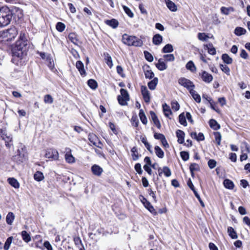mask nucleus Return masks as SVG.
<instances>
[{
    "mask_svg": "<svg viewBox=\"0 0 250 250\" xmlns=\"http://www.w3.org/2000/svg\"><path fill=\"white\" fill-rule=\"evenodd\" d=\"M29 42L26 39L25 34L21 33L19 40L12 46L11 53L14 58L21 59L26 54L29 47Z\"/></svg>",
    "mask_w": 250,
    "mask_h": 250,
    "instance_id": "f257e3e1",
    "label": "nucleus"
},
{
    "mask_svg": "<svg viewBox=\"0 0 250 250\" xmlns=\"http://www.w3.org/2000/svg\"><path fill=\"white\" fill-rule=\"evenodd\" d=\"M13 16V12L7 6L0 8V27L8 25Z\"/></svg>",
    "mask_w": 250,
    "mask_h": 250,
    "instance_id": "f03ea898",
    "label": "nucleus"
},
{
    "mask_svg": "<svg viewBox=\"0 0 250 250\" xmlns=\"http://www.w3.org/2000/svg\"><path fill=\"white\" fill-rule=\"evenodd\" d=\"M123 42L128 46H141L142 41L136 37L124 34L122 37Z\"/></svg>",
    "mask_w": 250,
    "mask_h": 250,
    "instance_id": "7ed1b4c3",
    "label": "nucleus"
},
{
    "mask_svg": "<svg viewBox=\"0 0 250 250\" xmlns=\"http://www.w3.org/2000/svg\"><path fill=\"white\" fill-rule=\"evenodd\" d=\"M17 35V30L15 27H13L3 31L0 34V36L2 38L5 39V40L6 41H10L14 39Z\"/></svg>",
    "mask_w": 250,
    "mask_h": 250,
    "instance_id": "20e7f679",
    "label": "nucleus"
},
{
    "mask_svg": "<svg viewBox=\"0 0 250 250\" xmlns=\"http://www.w3.org/2000/svg\"><path fill=\"white\" fill-rule=\"evenodd\" d=\"M178 83L182 86L186 88L189 92H190L191 89H193L195 88V85L193 83L185 78H180L178 80Z\"/></svg>",
    "mask_w": 250,
    "mask_h": 250,
    "instance_id": "39448f33",
    "label": "nucleus"
},
{
    "mask_svg": "<svg viewBox=\"0 0 250 250\" xmlns=\"http://www.w3.org/2000/svg\"><path fill=\"white\" fill-rule=\"evenodd\" d=\"M45 156L51 160H57L59 158V153L55 149L49 148L46 150Z\"/></svg>",
    "mask_w": 250,
    "mask_h": 250,
    "instance_id": "423d86ee",
    "label": "nucleus"
},
{
    "mask_svg": "<svg viewBox=\"0 0 250 250\" xmlns=\"http://www.w3.org/2000/svg\"><path fill=\"white\" fill-rule=\"evenodd\" d=\"M199 76L203 81L206 83H210L213 80L212 76L205 70H202L201 72L199 73Z\"/></svg>",
    "mask_w": 250,
    "mask_h": 250,
    "instance_id": "0eeeda50",
    "label": "nucleus"
},
{
    "mask_svg": "<svg viewBox=\"0 0 250 250\" xmlns=\"http://www.w3.org/2000/svg\"><path fill=\"white\" fill-rule=\"evenodd\" d=\"M26 158V154L23 148L21 150H18V154L14 157V159L17 160V162L19 164L23 162Z\"/></svg>",
    "mask_w": 250,
    "mask_h": 250,
    "instance_id": "6e6552de",
    "label": "nucleus"
},
{
    "mask_svg": "<svg viewBox=\"0 0 250 250\" xmlns=\"http://www.w3.org/2000/svg\"><path fill=\"white\" fill-rule=\"evenodd\" d=\"M141 90L145 102L147 103H149L150 100V93L147 87L145 85H142L141 87Z\"/></svg>",
    "mask_w": 250,
    "mask_h": 250,
    "instance_id": "1a4fd4ad",
    "label": "nucleus"
},
{
    "mask_svg": "<svg viewBox=\"0 0 250 250\" xmlns=\"http://www.w3.org/2000/svg\"><path fill=\"white\" fill-rule=\"evenodd\" d=\"M88 139L90 142L94 146L101 148L100 145H102L100 141L98 140L97 136L94 134H89L88 135Z\"/></svg>",
    "mask_w": 250,
    "mask_h": 250,
    "instance_id": "9d476101",
    "label": "nucleus"
},
{
    "mask_svg": "<svg viewBox=\"0 0 250 250\" xmlns=\"http://www.w3.org/2000/svg\"><path fill=\"white\" fill-rule=\"evenodd\" d=\"M91 171L94 175L100 176L103 172V169L99 166L94 165L91 167Z\"/></svg>",
    "mask_w": 250,
    "mask_h": 250,
    "instance_id": "9b49d317",
    "label": "nucleus"
},
{
    "mask_svg": "<svg viewBox=\"0 0 250 250\" xmlns=\"http://www.w3.org/2000/svg\"><path fill=\"white\" fill-rule=\"evenodd\" d=\"M76 67L82 76L85 75L86 72L84 68V65L82 61H78L76 63Z\"/></svg>",
    "mask_w": 250,
    "mask_h": 250,
    "instance_id": "f8f14e48",
    "label": "nucleus"
},
{
    "mask_svg": "<svg viewBox=\"0 0 250 250\" xmlns=\"http://www.w3.org/2000/svg\"><path fill=\"white\" fill-rule=\"evenodd\" d=\"M150 115L151 118L152 120L153 121L155 125L158 128H160L161 127V124L160 123L159 120L158 119V117L156 114L154 113V112L152 111H150Z\"/></svg>",
    "mask_w": 250,
    "mask_h": 250,
    "instance_id": "ddd939ff",
    "label": "nucleus"
},
{
    "mask_svg": "<svg viewBox=\"0 0 250 250\" xmlns=\"http://www.w3.org/2000/svg\"><path fill=\"white\" fill-rule=\"evenodd\" d=\"M66 153L65 155V158L67 162L68 163H72L75 162V158L74 157L70 154V152L71 151V149L69 148H66Z\"/></svg>",
    "mask_w": 250,
    "mask_h": 250,
    "instance_id": "4468645a",
    "label": "nucleus"
},
{
    "mask_svg": "<svg viewBox=\"0 0 250 250\" xmlns=\"http://www.w3.org/2000/svg\"><path fill=\"white\" fill-rule=\"evenodd\" d=\"M165 2L167 8L172 12H175L177 10V7L176 4L170 0H165Z\"/></svg>",
    "mask_w": 250,
    "mask_h": 250,
    "instance_id": "2eb2a0df",
    "label": "nucleus"
},
{
    "mask_svg": "<svg viewBox=\"0 0 250 250\" xmlns=\"http://www.w3.org/2000/svg\"><path fill=\"white\" fill-rule=\"evenodd\" d=\"M185 134L184 131L181 130H177L176 131V136L178 138V142L182 144L184 142Z\"/></svg>",
    "mask_w": 250,
    "mask_h": 250,
    "instance_id": "dca6fc26",
    "label": "nucleus"
},
{
    "mask_svg": "<svg viewBox=\"0 0 250 250\" xmlns=\"http://www.w3.org/2000/svg\"><path fill=\"white\" fill-rule=\"evenodd\" d=\"M105 23L106 24L111 26L113 28H117L119 25L118 21L114 19H112L110 20H106L105 21Z\"/></svg>",
    "mask_w": 250,
    "mask_h": 250,
    "instance_id": "f3484780",
    "label": "nucleus"
},
{
    "mask_svg": "<svg viewBox=\"0 0 250 250\" xmlns=\"http://www.w3.org/2000/svg\"><path fill=\"white\" fill-rule=\"evenodd\" d=\"M162 41L163 37L161 35L159 34L155 35L152 39V42L153 44L157 45L160 44L162 43Z\"/></svg>",
    "mask_w": 250,
    "mask_h": 250,
    "instance_id": "a211bd4d",
    "label": "nucleus"
},
{
    "mask_svg": "<svg viewBox=\"0 0 250 250\" xmlns=\"http://www.w3.org/2000/svg\"><path fill=\"white\" fill-rule=\"evenodd\" d=\"M145 200V202H143V204L145 207L152 213L156 214L155 209L151 205L150 203L147 201L146 198H144Z\"/></svg>",
    "mask_w": 250,
    "mask_h": 250,
    "instance_id": "6ab92c4d",
    "label": "nucleus"
},
{
    "mask_svg": "<svg viewBox=\"0 0 250 250\" xmlns=\"http://www.w3.org/2000/svg\"><path fill=\"white\" fill-rule=\"evenodd\" d=\"M223 185L226 188L229 189H232L234 187L233 182L228 179H226L224 180Z\"/></svg>",
    "mask_w": 250,
    "mask_h": 250,
    "instance_id": "aec40b11",
    "label": "nucleus"
},
{
    "mask_svg": "<svg viewBox=\"0 0 250 250\" xmlns=\"http://www.w3.org/2000/svg\"><path fill=\"white\" fill-rule=\"evenodd\" d=\"M68 39L75 45H78L79 42L77 38V35L75 33H70L68 35Z\"/></svg>",
    "mask_w": 250,
    "mask_h": 250,
    "instance_id": "412c9836",
    "label": "nucleus"
},
{
    "mask_svg": "<svg viewBox=\"0 0 250 250\" xmlns=\"http://www.w3.org/2000/svg\"><path fill=\"white\" fill-rule=\"evenodd\" d=\"M156 66L160 71H163L167 68V64L162 61V59L158 60V62L156 64Z\"/></svg>",
    "mask_w": 250,
    "mask_h": 250,
    "instance_id": "4be33fe9",
    "label": "nucleus"
},
{
    "mask_svg": "<svg viewBox=\"0 0 250 250\" xmlns=\"http://www.w3.org/2000/svg\"><path fill=\"white\" fill-rule=\"evenodd\" d=\"M15 219V215L12 212H9L6 215V222L8 225H11Z\"/></svg>",
    "mask_w": 250,
    "mask_h": 250,
    "instance_id": "5701e85b",
    "label": "nucleus"
},
{
    "mask_svg": "<svg viewBox=\"0 0 250 250\" xmlns=\"http://www.w3.org/2000/svg\"><path fill=\"white\" fill-rule=\"evenodd\" d=\"M228 233L229 235L232 239H235L238 238V235L236 233V232L234 229L231 227H229L228 228Z\"/></svg>",
    "mask_w": 250,
    "mask_h": 250,
    "instance_id": "b1692460",
    "label": "nucleus"
},
{
    "mask_svg": "<svg viewBox=\"0 0 250 250\" xmlns=\"http://www.w3.org/2000/svg\"><path fill=\"white\" fill-rule=\"evenodd\" d=\"M158 82L157 78H154L152 80L148 83V87L150 90H154Z\"/></svg>",
    "mask_w": 250,
    "mask_h": 250,
    "instance_id": "393cba45",
    "label": "nucleus"
},
{
    "mask_svg": "<svg viewBox=\"0 0 250 250\" xmlns=\"http://www.w3.org/2000/svg\"><path fill=\"white\" fill-rule=\"evenodd\" d=\"M8 183L15 188H18L20 187V184L18 181L14 178H9L7 179Z\"/></svg>",
    "mask_w": 250,
    "mask_h": 250,
    "instance_id": "a878e982",
    "label": "nucleus"
},
{
    "mask_svg": "<svg viewBox=\"0 0 250 250\" xmlns=\"http://www.w3.org/2000/svg\"><path fill=\"white\" fill-rule=\"evenodd\" d=\"M209 125L210 127L214 130H218L220 128V125L216 120L214 119H210L209 121Z\"/></svg>",
    "mask_w": 250,
    "mask_h": 250,
    "instance_id": "bb28decb",
    "label": "nucleus"
},
{
    "mask_svg": "<svg viewBox=\"0 0 250 250\" xmlns=\"http://www.w3.org/2000/svg\"><path fill=\"white\" fill-rule=\"evenodd\" d=\"M221 12L223 14L228 15L230 12L234 11V9L232 7H222L221 8Z\"/></svg>",
    "mask_w": 250,
    "mask_h": 250,
    "instance_id": "cd10ccee",
    "label": "nucleus"
},
{
    "mask_svg": "<svg viewBox=\"0 0 250 250\" xmlns=\"http://www.w3.org/2000/svg\"><path fill=\"white\" fill-rule=\"evenodd\" d=\"M140 139H141L142 142L144 144L145 146L147 148V149L151 153H152V150L151 149V145L148 143L146 137L141 136Z\"/></svg>",
    "mask_w": 250,
    "mask_h": 250,
    "instance_id": "c85d7f7f",
    "label": "nucleus"
},
{
    "mask_svg": "<svg viewBox=\"0 0 250 250\" xmlns=\"http://www.w3.org/2000/svg\"><path fill=\"white\" fill-rule=\"evenodd\" d=\"M186 67L188 70H190L192 72H194L196 71V67L192 61H189L186 64Z\"/></svg>",
    "mask_w": 250,
    "mask_h": 250,
    "instance_id": "c756f323",
    "label": "nucleus"
},
{
    "mask_svg": "<svg viewBox=\"0 0 250 250\" xmlns=\"http://www.w3.org/2000/svg\"><path fill=\"white\" fill-rule=\"evenodd\" d=\"M190 94L192 96L194 100L197 103L201 102V97L196 92V91L193 89H191L189 92Z\"/></svg>",
    "mask_w": 250,
    "mask_h": 250,
    "instance_id": "7c9ffc66",
    "label": "nucleus"
},
{
    "mask_svg": "<svg viewBox=\"0 0 250 250\" xmlns=\"http://www.w3.org/2000/svg\"><path fill=\"white\" fill-rule=\"evenodd\" d=\"M155 153L159 158H163L164 157V152L159 146H155L154 147Z\"/></svg>",
    "mask_w": 250,
    "mask_h": 250,
    "instance_id": "2f4dec72",
    "label": "nucleus"
},
{
    "mask_svg": "<svg viewBox=\"0 0 250 250\" xmlns=\"http://www.w3.org/2000/svg\"><path fill=\"white\" fill-rule=\"evenodd\" d=\"M21 235L23 240L28 243L31 241V237L29 234L25 230H23L21 232Z\"/></svg>",
    "mask_w": 250,
    "mask_h": 250,
    "instance_id": "473e14b6",
    "label": "nucleus"
},
{
    "mask_svg": "<svg viewBox=\"0 0 250 250\" xmlns=\"http://www.w3.org/2000/svg\"><path fill=\"white\" fill-rule=\"evenodd\" d=\"M163 108L165 115L167 117H169V116L172 114L169 106L166 104H165L163 105Z\"/></svg>",
    "mask_w": 250,
    "mask_h": 250,
    "instance_id": "72a5a7b5",
    "label": "nucleus"
},
{
    "mask_svg": "<svg viewBox=\"0 0 250 250\" xmlns=\"http://www.w3.org/2000/svg\"><path fill=\"white\" fill-rule=\"evenodd\" d=\"M139 116L140 119V120L142 122V123L144 125H146L147 123V118L145 115V114L143 110V109H140L139 111Z\"/></svg>",
    "mask_w": 250,
    "mask_h": 250,
    "instance_id": "f704fd0d",
    "label": "nucleus"
},
{
    "mask_svg": "<svg viewBox=\"0 0 250 250\" xmlns=\"http://www.w3.org/2000/svg\"><path fill=\"white\" fill-rule=\"evenodd\" d=\"M246 30L241 27H237L234 30V33L236 35L240 36L245 34Z\"/></svg>",
    "mask_w": 250,
    "mask_h": 250,
    "instance_id": "c9c22d12",
    "label": "nucleus"
},
{
    "mask_svg": "<svg viewBox=\"0 0 250 250\" xmlns=\"http://www.w3.org/2000/svg\"><path fill=\"white\" fill-rule=\"evenodd\" d=\"M131 152L132 153V157L133 160H137L139 158V156L138 154L137 147L136 146L133 147L131 149Z\"/></svg>",
    "mask_w": 250,
    "mask_h": 250,
    "instance_id": "e433bc0d",
    "label": "nucleus"
},
{
    "mask_svg": "<svg viewBox=\"0 0 250 250\" xmlns=\"http://www.w3.org/2000/svg\"><path fill=\"white\" fill-rule=\"evenodd\" d=\"M104 55L105 56L104 59L105 60L106 63L110 68H111L113 66V63L111 56L108 53H104Z\"/></svg>",
    "mask_w": 250,
    "mask_h": 250,
    "instance_id": "4c0bfd02",
    "label": "nucleus"
},
{
    "mask_svg": "<svg viewBox=\"0 0 250 250\" xmlns=\"http://www.w3.org/2000/svg\"><path fill=\"white\" fill-rule=\"evenodd\" d=\"M222 59L227 64H231L232 62V59L227 54H224L222 55Z\"/></svg>",
    "mask_w": 250,
    "mask_h": 250,
    "instance_id": "58836bf2",
    "label": "nucleus"
},
{
    "mask_svg": "<svg viewBox=\"0 0 250 250\" xmlns=\"http://www.w3.org/2000/svg\"><path fill=\"white\" fill-rule=\"evenodd\" d=\"M173 51V46L170 44H166L162 49V52L164 53H171Z\"/></svg>",
    "mask_w": 250,
    "mask_h": 250,
    "instance_id": "ea45409f",
    "label": "nucleus"
},
{
    "mask_svg": "<svg viewBox=\"0 0 250 250\" xmlns=\"http://www.w3.org/2000/svg\"><path fill=\"white\" fill-rule=\"evenodd\" d=\"M88 85L92 89H95L98 86L97 82L93 79H90L87 81Z\"/></svg>",
    "mask_w": 250,
    "mask_h": 250,
    "instance_id": "a19ab883",
    "label": "nucleus"
},
{
    "mask_svg": "<svg viewBox=\"0 0 250 250\" xmlns=\"http://www.w3.org/2000/svg\"><path fill=\"white\" fill-rule=\"evenodd\" d=\"M179 123L185 126L187 125V123L186 119L184 113L180 114L179 116Z\"/></svg>",
    "mask_w": 250,
    "mask_h": 250,
    "instance_id": "79ce46f5",
    "label": "nucleus"
},
{
    "mask_svg": "<svg viewBox=\"0 0 250 250\" xmlns=\"http://www.w3.org/2000/svg\"><path fill=\"white\" fill-rule=\"evenodd\" d=\"M13 238V237L11 236L6 239L3 247L4 250H8L9 249Z\"/></svg>",
    "mask_w": 250,
    "mask_h": 250,
    "instance_id": "37998d69",
    "label": "nucleus"
},
{
    "mask_svg": "<svg viewBox=\"0 0 250 250\" xmlns=\"http://www.w3.org/2000/svg\"><path fill=\"white\" fill-rule=\"evenodd\" d=\"M34 178L35 180L39 182L42 181L44 178V176L42 172L41 171H37L34 174Z\"/></svg>",
    "mask_w": 250,
    "mask_h": 250,
    "instance_id": "c03bdc74",
    "label": "nucleus"
},
{
    "mask_svg": "<svg viewBox=\"0 0 250 250\" xmlns=\"http://www.w3.org/2000/svg\"><path fill=\"white\" fill-rule=\"evenodd\" d=\"M215 141L218 146H220L221 144V141L222 139V136L219 132H215L214 133Z\"/></svg>",
    "mask_w": 250,
    "mask_h": 250,
    "instance_id": "a18cd8bd",
    "label": "nucleus"
},
{
    "mask_svg": "<svg viewBox=\"0 0 250 250\" xmlns=\"http://www.w3.org/2000/svg\"><path fill=\"white\" fill-rule=\"evenodd\" d=\"M56 28L59 32H62L64 30L65 25L62 22H58L56 25Z\"/></svg>",
    "mask_w": 250,
    "mask_h": 250,
    "instance_id": "49530a36",
    "label": "nucleus"
},
{
    "mask_svg": "<svg viewBox=\"0 0 250 250\" xmlns=\"http://www.w3.org/2000/svg\"><path fill=\"white\" fill-rule=\"evenodd\" d=\"M144 54L145 59L149 62H152L153 61V57L151 53L147 51H144Z\"/></svg>",
    "mask_w": 250,
    "mask_h": 250,
    "instance_id": "de8ad7c7",
    "label": "nucleus"
},
{
    "mask_svg": "<svg viewBox=\"0 0 250 250\" xmlns=\"http://www.w3.org/2000/svg\"><path fill=\"white\" fill-rule=\"evenodd\" d=\"M118 102L120 104L122 105H125L127 104V101H129V99L124 98V97L121 96H118L117 97Z\"/></svg>",
    "mask_w": 250,
    "mask_h": 250,
    "instance_id": "09e8293b",
    "label": "nucleus"
},
{
    "mask_svg": "<svg viewBox=\"0 0 250 250\" xmlns=\"http://www.w3.org/2000/svg\"><path fill=\"white\" fill-rule=\"evenodd\" d=\"M145 75L146 78L151 79L154 77V74L151 70L148 69L145 71Z\"/></svg>",
    "mask_w": 250,
    "mask_h": 250,
    "instance_id": "8fccbe9b",
    "label": "nucleus"
},
{
    "mask_svg": "<svg viewBox=\"0 0 250 250\" xmlns=\"http://www.w3.org/2000/svg\"><path fill=\"white\" fill-rule=\"evenodd\" d=\"M220 67L222 71L226 73L227 75H230V69L227 65L220 64Z\"/></svg>",
    "mask_w": 250,
    "mask_h": 250,
    "instance_id": "3c124183",
    "label": "nucleus"
},
{
    "mask_svg": "<svg viewBox=\"0 0 250 250\" xmlns=\"http://www.w3.org/2000/svg\"><path fill=\"white\" fill-rule=\"evenodd\" d=\"M189 170L192 171H197L200 170V167L196 163H191L189 166Z\"/></svg>",
    "mask_w": 250,
    "mask_h": 250,
    "instance_id": "603ef678",
    "label": "nucleus"
},
{
    "mask_svg": "<svg viewBox=\"0 0 250 250\" xmlns=\"http://www.w3.org/2000/svg\"><path fill=\"white\" fill-rule=\"evenodd\" d=\"M44 102L46 104H51L53 102V98L49 94L45 95L44 97Z\"/></svg>",
    "mask_w": 250,
    "mask_h": 250,
    "instance_id": "864d4df0",
    "label": "nucleus"
},
{
    "mask_svg": "<svg viewBox=\"0 0 250 250\" xmlns=\"http://www.w3.org/2000/svg\"><path fill=\"white\" fill-rule=\"evenodd\" d=\"M163 173L166 177H168L171 175V170L167 166H165L163 167Z\"/></svg>",
    "mask_w": 250,
    "mask_h": 250,
    "instance_id": "5fc2aeb1",
    "label": "nucleus"
},
{
    "mask_svg": "<svg viewBox=\"0 0 250 250\" xmlns=\"http://www.w3.org/2000/svg\"><path fill=\"white\" fill-rule=\"evenodd\" d=\"M180 156L184 161H187L189 159V153L187 151H181L180 152Z\"/></svg>",
    "mask_w": 250,
    "mask_h": 250,
    "instance_id": "6e6d98bb",
    "label": "nucleus"
},
{
    "mask_svg": "<svg viewBox=\"0 0 250 250\" xmlns=\"http://www.w3.org/2000/svg\"><path fill=\"white\" fill-rule=\"evenodd\" d=\"M207 47L208 49V52L209 54L214 55L216 54V50L214 47H213L212 44L210 43L208 45H207Z\"/></svg>",
    "mask_w": 250,
    "mask_h": 250,
    "instance_id": "4d7b16f0",
    "label": "nucleus"
},
{
    "mask_svg": "<svg viewBox=\"0 0 250 250\" xmlns=\"http://www.w3.org/2000/svg\"><path fill=\"white\" fill-rule=\"evenodd\" d=\"M131 124L135 127H137L139 124V121L136 115H134L132 117L131 119Z\"/></svg>",
    "mask_w": 250,
    "mask_h": 250,
    "instance_id": "13d9d810",
    "label": "nucleus"
},
{
    "mask_svg": "<svg viewBox=\"0 0 250 250\" xmlns=\"http://www.w3.org/2000/svg\"><path fill=\"white\" fill-rule=\"evenodd\" d=\"M123 9L125 13L128 15L130 18H132L134 16L133 13L132 12L131 10L126 6H123Z\"/></svg>",
    "mask_w": 250,
    "mask_h": 250,
    "instance_id": "bf43d9fd",
    "label": "nucleus"
},
{
    "mask_svg": "<svg viewBox=\"0 0 250 250\" xmlns=\"http://www.w3.org/2000/svg\"><path fill=\"white\" fill-rule=\"evenodd\" d=\"M198 38L199 40L205 41L208 38V36L205 33H199L198 34Z\"/></svg>",
    "mask_w": 250,
    "mask_h": 250,
    "instance_id": "052dcab7",
    "label": "nucleus"
},
{
    "mask_svg": "<svg viewBox=\"0 0 250 250\" xmlns=\"http://www.w3.org/2000/svg\"><path fill=\"white\" fill-rule=\"evenodd\" d=\"M121 95L122 97H124L125 99H129V94L126 89L122 88L120 89Z\"/></svg>",
    "mask_w": 250,
    "mask_h": 250,
    "instance_id": "680f3d73",
    "label": "nucleus"
},
{
    "mask_svg": "<svg viewBox=\"0 0 250 250\" xmlns=\"http://www.w3.org/2000/svg\"><path fill=\"white\" fill-rule=\"evenodd\" d=\"M216 161L213 159H210L208 162V166L210 169L214 168L216 167Z\"/></svg>",
    "mask_w": 250,
    "mask_h": 250,
    "instance_id": "e2e57ef3",
    "label": "nucleus"
},
{
    "mask_svg": "<svg viewBox=\"0 0 250 250\" xmlns=\"http://www.w3.org/2000/svg\"><path fill=\"white\" fill-rule=\"evenodd\" d=\"M172 108L175 111H178L180 108V105L176 101H173L171 102Z\"/></svg>",
    "mask_w": 250,
    "mask_h": 250,
    "instance_id": "0e129e2a",
    "label": "nucleus"
},
{
    "mask_svg": "<svg viewBox=\"0 0 250 250\" xmlns=\"http://www.w3.org/2000/svg\"><path fill=\"white\" fill-rule=\"evenodd\" d=\"M209 103L210 104V107L216 111L217 112H219V110L216 107L215 103L213 102L211 98H209Z\"/></svg>",
    "mask_w": 250,
    "mask_h": 250,
    "instance_id": "69168bd1",
    "label": "nucleus"
},
{
    "mask_svg": "<svg viewBox=\"0 0 250 250\" xmlns=\"http://www.w3.org/2000/svg\"><path fill=\"white\" fill-rule=\"evenodd\" d=\"M164 58L166 61L171 62L175 60V57L173 54L165 55Z\"/></svg>",
    "mask_w": 250,
    "mask_h": 250,
    "instance_id": "338daca9",
    "label": "nucleus"
},
{
    "mask_svg": "<svg viewBox=\"0 0 250 250\" xmlns=\"http://www.w3.org/2000/svg\"><path fill=\"white\" fill-rule=\"evenodd\" d=\"M135 169L139 174H142L143 170L142 169L141 165L140 163H137L134 167Z\"/></svg>",
    "mask_w": 250,
    "mask_h": 250,
    "instance_id": "774afa93",
    "label": "nucleus"
}]
</instances>
